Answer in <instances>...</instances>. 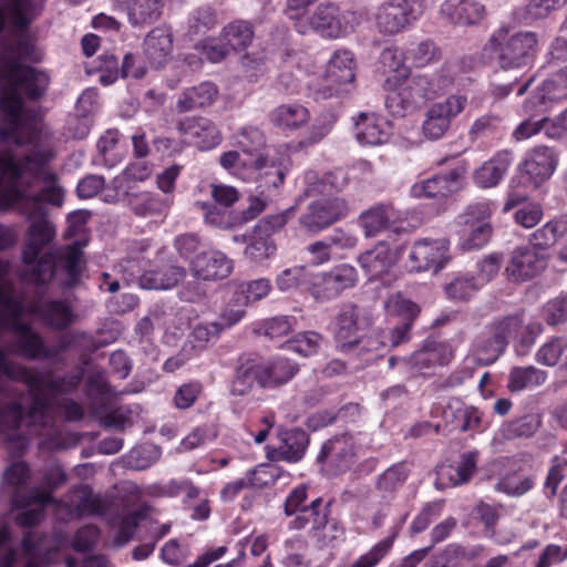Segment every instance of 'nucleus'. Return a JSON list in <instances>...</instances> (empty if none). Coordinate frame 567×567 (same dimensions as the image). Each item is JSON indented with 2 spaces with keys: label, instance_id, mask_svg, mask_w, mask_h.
<instances>
[{
  "label": "nucleus",
  "instance_id": "f257e3e1",
  "mask_svg": "<svg viewBox=\"0 0 567 567\" xmlns=\"http://www.w3.org/2000/svg\"><path fill=\"white\" fill-rule=\"evenodd\" d=\"M538 52V35L533 31L511 33L507 27L493 31L483 47V55L504 71L529 65Z\"/></svg>",
  "mask_w": 567,
  "mask_h": 567
},
{
  "label": "nucleus",
  "instance_id": "f03ea898",
  "mask_svg": "<svg viewBox=\"0 0 567 567\" xmlns=\"http://www.w3.org/2000/svg\"><path fill=\"white\" fill-rule=\"evenodd\" d=\"M17 370L18 382L25 384L29 389L31 398L29 415L31 419L38 415L48 417L53 404L52 398L72 393L78 389L83 378L81 370L58 377H54L52 372H33L24 365Z\"/></svg>",
  "mask_w": 567,
  "mask_h": 567
},
{
  "label": "nucleus",
  "instance_id": "7ed1b4c3",
  "mask_svg": "<svg viewBox=\"0 0 567 567\" xmlns=\"http://www.w3.org/2000/svg\"><path fill=\"white\" fill-rule=\"evenodd\" d=\"M0 82H4L0 89V99L9 101L14 97L23 109V95L29 101L41 100L50 84L49 75L31 65L21 64L17 59L3 58L0 61Z\"/></svg>",
  "mask_w": 567,
  "mask_h": 567
},
{
  "label": "nucleus",
  "instance_id": "20e7f679",
  "mask_svg": "<svg viewBox=\"0 0 567 567\" xmlns=\"http://www.w3.org/2000/svg\"><path fill=\"white\" fill-rule=\"evenodd\" d=\"M522 328V315L514 313L488 322L472 342V353L478 364L487 367L503 355L508 341Z\"/></svg>",
  "mask_w": 567,
  "mask_h": 567
},
{
  "label": "nucleus",
  "instance_id": "39448f33",
  "mask_svg": "<svg viewBox=\"0 0 567 567\" xmlns=\"http://www.w3.org/2000/svg\"><path fill=\"white\" fill-rule=\"evenodd\" d=\"M388 91L385 106L396 117H403L422 106L426 101L433 100V91L426 74L406 78L388 76L384 81Z\"/></svg>",
  "mask_w": 567,
  "mask_h": 567
},
{
  "label": "nucleus",
  "instance_id": "423d86ee",
  "mask_svg": "<svg viewBox=\"0 0 567 567\" xmlns=\"http://www.w3.org/2000/svg\"><path fill=\"white\" fill-rule=\"evenodd\" d=\"M51 159L52 154L47 151L27 154L21 161H17L12 151L0 152V189H4L6 185L22 187L20 181L24 174H29L42 183L59 181L56 173L45 169Z\"/></svg>",
  "mask_w": 567,
  "mask_h": 567
},
{
  "label": "nucleus",
  "instance_id": "0eeeda50",
  "mask_svg": "<svg viewBox=\"0 0 567 567\" xmlns=\"http://www.w3.org/2000/svg\"><path fill=\"white\" fill-rule=\"evenodd\" d=\"M425 10V0H385L377 7L372 20L380 34L392 37L413 25Z\"/></svg>",
  "mask_w": 567,
  "mask_h": 567
},
{
  "label": "nucleus",
  "instance_id": "6e6552de",
  "mask_svg": "<svg viewBox=\"0 0 567 567\" xmlns=\"http://www.w3.org/2000/svg\"><path fill=\"white\" fill-rule=\"evenodd\" d=\"M38 193H30L28 188L30 183H24L25 187H16L14 185H6L4 189H0V209L8 210L22 204L23 210L37 213L38 207L42 204H49L61 207L64 202V190L56 182L44 183Z\"/></svg>",
  "mask_w": 567,
  "mask_h": 567
},
{
  "label": "nucleus",
  "instance_id": "1a4fd4ad",
  "mask_svg": "<svg viewBox=\"0 0 567 567\" xmlns=\"http://www.w3.org/2000/svg\"><path fill=\"white\" fill-rule=\"evenodd\" d=\"M320 472L334 477L350 471L355 462V443L350 433L337 434L324 441L316 458Z\"/></svg>",
  "mask_w": 567,
  "mask_h": 567
},
{
  "label": "nucleus",
  "instance_id": "9d476101",
  "mask_svg": "<svg viewBox=\"0 0 567 567\" xmlns=\"http://www.w3.org/2000/svg\"><path fill=\"white\" fill-rule=\"evenodd\" d=\"M451 241L446 237L421 238L413 243L406 265L412 272H440L451 260Z\"/></svg>",
  "mask_w": 567,
  "mask_h": 567
},
{
  "label": "nucleus",
  "instance_id": "9b49d317",
  "mask_svg": "<svg viewBox=\"0 0 567 567\" xmlns=\"http://www.w3.org/2000/svg\"><path fill=\"white\" fill-rule=\"evenodd\" d=\"M4 326H7V330L14 333L12 351L27 360H51L56 358L66 348L62 343L59 347L47 346L43 337L28 322L16 320L4 322Z\"/></svg>",
  "mask_w": 567,
  "mask_h": 567
},
{
  "label": "nucleus",
  "instance_id": "f8f14e48",
  "mask_svg": "<svg viewBox=\"0 0 567 567\" xmlns=\"http://www.w3.org/2000/svg\"><path fill=\"white\" fill-rule=\"evenodd\" d=\"M405 247L406 243L400 241L394 230L388 235V239L378 241L371 249L362 252L358 262L370 279H379L395 266Z\"/></svg>",
  "mask_w": 567,
  "mask_h": 567
},
{
  "label": "nucleus",
  "instance_id": "ddd939ff",
  "mask_svg": "<svg viewBox=\"0 0 567 567\" xmlns=\"http://www.w3.org/2000/svg\"><path fill=\"white\" fill-rule=\"evenodd\" d=\"M349 214L348 202L342 197H321L311 202L299 217L300 227L308 234H319Z\"/></svg>",
  "mask_w": 567,
  "mask_h": 567
},
{
  "label": "nucleus",
  "instance_id": "4468645a",
  "mask_svg": "<svg viewBox=\"0 0 567 567\" xmlns=\"http://www.w3.org/2000/svg\"><path fill=\"white\" fill-rule=\"evenodd\" d=\"M250 168L257 173L256 183L259 194L270 197L284 186L290 168V158L286 154L268 152L254 158Z\"/></svg>",
  "mask_w": 567,
  "mask_h": 567
},
{
  "label": "nucleus",
  "instance_id": "2eb2a0df",
  "mask_svg": "<svg viewBox=\"0 0 567 567\" xmlns=\"http://www.w3.org/2000/svg\"><path fill=\"white\" fill-rule=\"evenodd\" d=\"M467 166L458 162L449 172L436 174L430 178L414 183L410 188V196L415 199H444L463 187Z\"/></svg>",
  "mask_w": 567,
  "mask_h": 567
},
{
  "label": "nucleus",
  "instance_id": "dca6fc26",
  "mask_svg": "<svg viewBox=\"0 0 567 567\" xmlns=\"http://www.w3.org/2000/svg\"><path fill=\"white\" fill-rule=\"evenodd\" d=\"M355 62L349 50H338L328 62L324 78L316 91V99L327 100L344 91L354 81Z\"/></svg>",
  "mask_w": 567,
  "mask_h": 567
},
{
  "label": "nucleus",
  "instance_id": "f3484780",
  "mask_svg": "<svg viewBox=\"0 0 567 567\" xmlns=\"http://www.w3.org/2000/svg\"><path fill=\"white\" fill-rule=\"evenodd\" d=\"M467 104L465 95L452 94L443 102L432 104L424 115L422 134L426 140L442 138L451 126L454 117L461 114Z\"/></svg>",
  "mask_w": 567,
  "mask_h": 567
},
{
  "label": "nucleus",
  "instance_id": "a211bd4d",
  "mask_svg": "<svg viewBox=\"0 0 567 567\" xmlns=\"http://www.w3.org/2000/svg\"><path fill=\"white\" fill-rule=\"evenodd\" d=\"M176 131L184 145L203 152L217 147L223 141L221 132L216 123L204 116L179 118L176 123Z\"/></svg>",
  "mask_w": 567,
  "mask_h": 567
},
{
  "label": "nucleus",
  "instance_id": "6ab92c4d",
  "mask_svg": "<svg viewBox=\"0 0 567 567\" xmlns=\"http://www.w3.org/2000/svg\"><path fill=\"white\" fill-rule=\"evenodd\" d=\"M359 280L357 269L349 264L332 267L327 272H318L313 277L312 297L316 300H331L344 290L355 287Z\"/></svg>",
  "mask_w": 567,
  "mask_h": 567
},
{
  "label": "nucleus",
  "instance_id": "aec40b11",
  "mask_svg": "<svg viewBox=\"0 0 567 567\" xmlns=\"http://www.w3.org/2000/svg\"><path fill=\"white\" fill-rule=\"evenodd\" d=\"M30 225L27 231V240L22 249V262L31 265L41 251L50 245L56 235L55 226L49 220L43 207H38L37 213L23 210Z\"/></svg>",
  "mask_w": 567,
  "mask_h": 567
},
{
  "label": "nucleus",
  "instance_id": "412c9836",
  "mask_svg": "<svg viewBox=\"0 0 567 567\" xmlns=\"http://www.w3.org/2000/svg\"><path fill=\"white\" fill-rule=\"evenodd\" d=\"M277 445L266 447V456L271 462H287L295 464L300 462L309 447L310 434L300 427H279L277 432Z\"/></svg>",
  "mask_w": 567,
  "mask_h": 567
},
{
  "label": "nucleus",
  "instance_id": "4be33fe9",
  "mask_svg": "<svg viewBox=\"0 0 567 567\" xmlns=\"http://www.w3.org/2000/svg\"><path fill=\"white\" fill-rule=\"evenodd\" d=\"M547 267L544 255L528 245L516 247L506 262L504 275L513 284H523L539 276Z\"/></svg>",
  "mask_w": 567,
  "mask_h": 567
},
{
  "label": "nucleus",
  "instance_id": "5701e85b",
  "mask_svg": "<svg viewBox=\"0 0 567 567\" xmlns=\"http://www.w3.org/2000/svg\"><path fill=\"white\" fill-rule=\"evenodd\" d=\"M94 63V71L100 74L99 82L103 86L115 83L120 78L141 80L147 72L145 66L131 70V66L135 63V55L133 53L124 55L121 66L118 65L117 56L113 52H103L96 58Z\"/></svg>",
  "mask_w": 567,
  "mask_h": 567
},
{
  "label": "nucleus",
  "instance_id": "b1692460",
  "mask_svg": "<svg viewBox=\"0 0 567 567\" xmlns=\"http://www.w3.org/2000/svg\"><path fill=\"white\" fill-rule=\"evenodd\" d=\"M386 308L390 315L401 318L391 331H386V341L389 349L398 347L410 339L411 328L420 313V307L410 299H405L401 293L392 296L388 302Z\"/></svg>",
  "mask_w": 567,
  "mask_h": 567
},
{
  "label": "nucleus",
  "instance_id": "393cba45",
  "mask_svg": "<svg viewBox=\"0 0 567 567\" xmlns=\"http://www.w3.org/2000/svg\"><path fill=\"white\" fill-rule=\"evenodd\" d=\"M309 28L323 38L338 39L348 34L351 25L343 12L334 3H320L307 20Z\"/></svg>",
  "mask_w": 567,
  "mask_h": 567
},
{
  "label": "nucleus",
  "instance_id": "a878e982",
  "mask_svg": "<svg viewBox=\"0 0 567 567\" xmlns=\"http://www.w3.org/2000/svg\"><path fill=\"white\" fill-rule=\"evenodd\" d=\"M388 350L386 331L372 330L368 334L358 337L353 342H348L343 353L358 361L353 364L355 369H359L382 358Z\"/></svg>",
  "mask_w": 567,
  "mask_h": 567
},
{
  "label": "nucleus",
  "instance_id": "bb28decb",
  "mask_svg": "<svg viewBox=\"0 0 567 567\" xmlns=\"http://www.w3.org/2000/svg\"><path fill=\"white\" fill-rule=\"evenodd\" d=\"M556 168L554 152L547 146H537L530 150L519 166L525 183L537 188L547 181Z\"/></svg>",
  "mask_w": 567,
  "mask_h": 567
},
{
  "label": "nucleus",
  "instance_id": "cd10ccee",
  "mask_svg": "<svg viewBox=\"0 0 567 567\" xmlns=\"http://www.w3.org/2000/svg\"><path fill=\"white\" fill-rule=\"evenodd\" d=\"M233 269V260L219 250L203 251L190 262L193 276L204 281L225 279Z\"/></svg>",
  "mask_w": 567,
  "mask_h": 567
},
{
  "label": "nucleus",
  "instance_id": "c85d7f7f",
  "mask_svg": "<svg viewBox=\"0 0 567 567\" xmlns=\"http://www.w3.org/2000/svg\"><path fill=\"white\" fill-rule=\"evenodd\" d=\"M126 12L127 21L134 29H145L158 22L165 10L166 0H115Z\"/></svg>",
  "mask_w": 567,
  "mask_h": 567
},
{
  "label": "nucleus",
  "instance_id": "c756f323",
  "mask_svg": "<svg viewBox=\"0 0 567 567\" xmlns=\"http://www.w3.org/2000/svg\"><path fill=\"white\" fill-rule=\"evenodd\" d=\"M451 358L452 351L446 342L427 338L422 347L409 357L408 363L412 369L425 374L434 367L447 364Z\"/></svg>",
  "mask_w": 567,
  "mask_h": 567
},
{
  "label": "nucleus",
  "instance_id": "7c9ffc66",
  "mask_svg": "<svg viewBox=\"0 0 567 567\" xmlns=\"http://www.w3.org/2000/svg\"><path fill=\"white\" fill-rule=\"evenodd\" d=\"M259 388L274 389L288 383L299 372V365L290 359L274 357L257 361Z\"/></svg>",
  "mask_w": 567,
  "mask_h": 567
},
{
  "label": "nucleus",
  "instance_id": "2f4dec72",
  "mask_svg": "<svg viewBox=\"0 0 567 567\" xmlns=\"http://www.w3.org/2000/svg\"><path fill=\"white\" fill-rule=\"evenodd\" d=\"M143 52L150 64L156 69L168 63L173 52V33L169 28H153L143 41Z\"/></svg>",
  "mask_w": 567,
  "mask_h": 567
},
{
  "label": "nucleus",
  "instance_id": "473e14b6",
  "mask_svg": "<svg viewBox=\"0 0 567 567\" xmlns=\"http://www.w3.org/2000/svg\"><path fill=\"white\" fill-rule=\"evenodd\" d=\"M441 16L455 25H476L485 18V6L475 0H445Z\"/></svg>",
  "mask_w": 567,
  "mask_h": 567
},
{
  "label": "nucleus",
  "instance_id": "72a5a7b5",
  "mask_svg": "<svg viewBox=\"0 0 567 567\" xmlns=\"http://www.w3.org/2000/svg\"><path fill=\"white\" fill-rule=\"evenodd\" d=\"M55 254L58 269L60 268L65 278L61 286L65 289H72L81 282L82 272L85 269L84 254L80 241H74L60 248Z\"/></svg>",
  "mask_w": 567,
  "mask_h": 567
},
{
  "label": "nucleus",
  "instance_id": "f704fd0d",
  "mask_svg": "<svg viewBox=\"0 0 567 567\" xmlns=\"http://www.w3.org/2000/svg\"><path fill=\"white\" fill-rule=\"evenodd\" d=\"M513 162V154L507 150L497 152L473 173V182L480 188H491L499 184Z\"/></svg>",
  "mask_w": 567,
  "mask_h": 567
},
{
  "label": "nucleus",
  "instance_id": "c9c22d12",
  "mask_svg": "<svg viewBox=\"0 0 567 567\" xmlns=\"http://www.w3.org/2000/svg\"><path fill=\"white\" fill-rule=\"evenodd\" d=\"M32 313L44 326L54 330H64L74 322V313L66 300H47L32 307Z\"/></svg>",
  "mask_w": 567,
  "mask_h": 567
},
{
  "label": "nucleus",
  "instance_id": "e433bc0d",
  "mask_svg": "<svg viewBox=\"0 0 567 567\" xmlns=\"http://www.w3.org/2000/svg\"><path fill=\"white\" fill-rule=\"evenodd\" d=\"M307 187L305 194L308 197H337L336 194L342 192L348 185V175L342 168H336L318 177L316 173L306 174Z\"/></svg>",
  "mask_w": 567,
  "mask_h": 567
},
{
  "label": "nucleus",
  "instance_id": "4c0bfd02",
  "mask_svg": "<svg viewBox=\"0 0 567 567\" xmlns=\"http://www.w3.org/2000/svg\"><path fill=\"white\" fill-rule=\"evenodd\" d=\"M186 274L184 267L165 262L145 271L141 276L140 282L145 289L167 290L183 281Z\"/></svg>",
  "mask_w": 567,
  "mask_h": 567
},
{
  "label": "nucleus",
  "instance_id": "58836bf2",
  "mask_svg": "<svg viewBox=\"0 0 567 567\" xmlns=\"http://www.w3.org/2000/svg\"><path fill=\"white\" fill-rule=\"evenodd\" d=\"M393 207L386 204H375L369 209L362 212L359 216V225L363 229L365 237H375L383 231L396 230L400 235L399 228H392Z\"/></svg>",
  "mask_w": 567,
  "mask_h": 567
},
{
  "label": "nucleus",
  "instance_id": "ea45409f",
  "mask_svg": "<svg viewBox=\"0 0 567 567\" xmlns=\"http://www.w3.org/2000/svg\"><path fill=\"white\" fill-rule=\"evenodd\" d=\"M218 95V87L209 81L185 89L176 102L178 113H187L197 109L210 106Z\"/></svg>",
  "mask_w": 567,
  "mask_h": 567
},
{
  "label": "nucleus",
  "instance_id": "a19ab883",
  "mask_svg": "<svg viewBox=\"0 0 567 567\" xmlns=\"http://www.w3.org/2000/svg\"><path fill=\"white\" fill-rule=\"evenodd\" d=\"M358 123L357 138L364 145H381L388 142L391 136V124L381 115H360Z\"/></svg>",
  "mask_w": 567,
  "mask_h": 567
},
{
  "label": "nucleus",
  "instance_id": "79ce46f5",
  "mask_svg": "<svg viewBox=\"0 0 567 567\" xmlns=\"http://www.w3.org/2000/svg\"><path fill=\"white\" fill-rule=\"evenodd\" d=\"M8 100L6 102L0 99V112L7 122L6 126L0 127V142L21 146L25 143L21 134L23 109L20 107L17 99L9 97Z\"/></svg>",
  "mask_w": 567,
  "mask_h": 567
},
{
  "label": "nucleus",
  "instance_id": "37998d69",
  "mask_svg": "<svg viewBox=\"0 0 567 567\" xmlns=\"http://www.w3.org/2000/svg\"><path fill=\"white\" fill-rule=\"evenodd\" d=\"M307 536L318 549L336 548L343 543L346 530L342 524L331 515L317 528H308Z\"/></svg>",
  "mask_w": 567,
  "mask_h": 567
},
{
  "label": "nucleus",
  "instance_id": "c03bdc74",
  "mask_svg": "<svg viewBox=\"0 0 567 567\" xmlns=\"http://www.w3.org/2000/svg\"><path fill=\"white\" fill-rule=\"evenodd\" d=\"M478 456L480 452L477 450L462 453L460 462L455 467L447 465L440 468L437 472L439 480L443 481L447 477L450 486H458L468 483L477 470Z\"/></svg>",
  "mask_w": 567,
  "mask_h": 567
},
{
  "label": "nucleus",
  "instance_id": "a18cd8bd",
  "mask_svg": "<svg viewBox=\"0 0 567 567\" xmlns=\"http://www.w3.org/2000/svg\"><path fill=\"white\" fill-rule=\"evenodd\" d=\"M310 114L301 104H282L269 113V121L281 130L293 131L309 121Z\"/></svg>",
  "mask_w": 567,
  "mask_h": 567
},
{
  "label": "nucleus",
  "instance_id": "49530a36",
  "mask_svg": "<svg viewBox=\"0 0 567 567\" xmlns=\"http://www.w3.org/2000/svg\"><path fill=\"white\" fill-rule=\"evenodd\" d=\"M359 309L353 303H346L341 307L336 319V341L342 352L346 351V344L353 342L358 336Z\"/></svg>",
  "mask_w": 567,
  "mask_h": 567
},
{
  "label": "nucleus",
  "instance_id": "de8ad7c7",
  "mask_svg": "<svg viewBox=\"0 0 567 567\" xmlns=\"http://www.w3.org/2000/svg\"><path fill=\"white\" fill-rule=\"evenodd\" d=\"M221 332L220 324L215 321L196 324L183 347V352L188 357L199 355Z\"/></svg>",
  "mask_w": 567,
  "mask_h": 567
},
{
  "label": "nucleus",
  "instance_id": "09e8293b",
  "mask_svg": "<svg viewBox=\"0 0 567 567\" xmlns=\"http://www.w3.org/2000/svg\"><path fill=\"white\" fill-rule=\"evenodd\" d=\"M331 503H324L321 497H317L310 502L307 508H303L298 516L289 522V529L301 530L308 528H317L320 524L331 515Z\"/></svg>",
  "mask_w": 567,
  "mask_h": 567
},
{
  "label": "nucleus",
  "instance_id": "8fccbe9b",
  "mask_svg": "<svg viewBox=\"0 0 567 567\" xmlns=\"http://www.w3.org/2000/svg\"><path fill=\"white\" fill-rule=\"evenodd\" d=\"M255 35L250 21L237 19L226 24L220 33V39L234 51H243L249 47Z\"/></svg>",
  "mask_w": 567,
  "mask_h": 567
},
{
  "label": "nucleus",
  "instance_id": "3c124183",
  "mask_svg": "<svg viewBox=\"0 0 567 567\" xmlns=\"http://www.w3.org/2000/svg\"><path fill=\"white\" fill-rule=\"evenodd\" d=\"M405 522V516L400 523L391 527L390 536L379 540L373 545L369 551L359 556L354 561L351 563L350 567H375L383 560L393 547V543L400 533L401 526Z\"/></svg>",
  "mask_w": 567,
  "mask_h": 567
},
{
  "label": "nucleus",
  "instance_id": "603ef678",
  "mask_svg": "<svg viewBox=\"0 0 567 567\" xmlns=\"http://www.w3.org/2000/svg\"><path fill=\"white\" fill-rule=\"evenodd\" d=\"M547 380V372L534 365L514 367L509 371L507 389L519 392L528 388L539 386Z\"/></svg>",
  "mask_w": 567,
  "mask_h": 567
},
{
  "label": "nucleus",
  "instance_id": "864d4df0",
  "mask_svg": "<svg viewBox=\"0 0 567 567\" xmlns=\"http://www.w3.org/2000/svg\"><path fill=\"white\" fill-rule=\"evenodd\" d=\"M255 383L259 386L257 361L249 359L240 361L230 383V393L235 396L247 395L251 392Z\"/></svg>",
  "mask_w": 567,
  "mask_h": 567
},
{
  "label": "nucleus",
  "instance_id": "5fc2aeb1",
  "mask_svg": "<svg viewBox=\"0 0 567 567\" xmlns=\"http://www.w3.org/2000/svg\"><path fill=\"white\" fill-rule=\"evenodd\" d=\"M506 134V127L501 116L494 114H484L476 118L468 135L472 141L488 140L498 141Z\"/></svg>",
  "mask_w": 567,
  "mask_h": 567
},
{
  "label": "nucleus",
  "instance_id": "6e6d98bb",
  "mask_svg": "<svg viewBox=\"0 0 567 567\" xmlns=\"http://www.w3.org/2000/svg\"><path fill=\"white\" fill-rule=\"evenodd\" d=\"M315 275L316 274L311 272L306 266H295L281 271L276 278V284L281 291L301 289L312 296Z\"/></svg>",
  "mask_w": 567,
  "mask_h": 567
},
{
  "label": "nucleus",
  "instance_id": "4d7b16f0",
  "mask_svg": "<svg viewBox=\"0 0 567 567\" xmlns=\"http://www.w3.org/2000/svg\"><path fill=\"white\" fill-rule=\"evenodd\" d=\"M27 266L29 267L25 271L27 279L39 287L52 282L58 271V260L52 251L39 255L33 264Z\"/></svg>",
  "mask_w": 567,
  "mask_h": 567
},
{
  "label": "nucleus",
  "instance_id": "13d9d810",
  "mask_svg": "<svg viewBox=\"0 0 567 567\" xmlns=\"http://www.w3.org/2000/svg\"><path fill=\"white\" fill-rule=\"evenodd\" d=\"M536 485V475L533 473L524 474L515 471L505 474L497 483L498 492L512 497H520L532 491Z\"/></svg>",
  "mask_w": 567,
  "mask_h": 567
},
{
  "label": "nucleus",
  "instance_id": "bf43d9fd",
  "mask_svg": "<svg viewBox=\"0 0 567 567\" xmlns=\"http://www.w3.org/2000/svg\"><path fill=\"white\" fill-rule=\"evenodd\" d=\"M542 425L538 414H525L520 417L506 422L502 425L499 433L504 440L533 436Z\"/></svg>",
  "mask_w": 567,
  "mask_h": 567
},
{
  "label": "nucleus",
  "instance_id": "052dcab7",
  "mask_svg": "<svg viewBox=\"0 0 567 567\" xmlns=\"http://www.w3.org/2000/svg\"><path fill=\"white\" fill-rule=\"evenodd\" d=\"M409 470L404 462L395 463L383 473L375 482V488L384 496H393L406 482Z\"/></svg>",
  "mask_w": 567,
  "mask_h": 567
},
{
  "label": "nucleus",
  "instance_id": "680f3d73",
  "mask_svg": "<svg viewBox=\"0 0 567 567\" xmlns=\"http://www.w3.org/2000/svg\"><path fill=\"white\" fill-rule=\"evenodd\" d=\"M24 419H28L29 424H35L37 422L44 424L47 420V417H41L40 415L31 419L29 406L24 409L21 402L12 401L0 410V432H2L3 427L14 431L19 430Z\"/></svg>",
  "mask_w": 567,
  "mask_h": 567
},
{
  "label": "nucleus",
  "instance_id": "e2e57ef3",
  "mask_svg": "<svg viewBox=\"0 0 567 567\" xmlns=\"http://www.w3.org/2000/svg\"><path fill=\"white\" fill-rule=\"evenodd\" d=\"M33 3L31 0H4L0 4V9H3L4 14L9 24L20 31H25L32 23L30 16Z\"/></svg>",
  "mask_w": 567,
  "mask_h": 567
},
{
  "label": "nucleus",
  "instance_id": "0e129e2a",
  "mask_svg": "<svg viewBox=\"0 0 567 567\" xmlns=\"http://www.w3.org/2000/svg\"><path fill=\"white\" fill-rule=\"evenodd\" d=\"M296 322L297 320L295 317L277 316L265 319L258 323L255 331L267 337L271 341H280L292 331Z\"/></svg>",
  "mask_w": 567,
  "mask_h": 567
},
{
  "label": "nucleus",
  "instance_id": "69168bd1",
  "mask_svg": "<svg viewBox=\"0 0 567 567\" xmlns=\"http://www.w3.org/2000/svg\"><path fill=\"white\" fill-rule=\"evenodd\" d=\"M277 246L274 239L266 238L255 230L248 236L245 256L252 262L259 264L275 255Z\"/></svg>",
  "mask_w": 567,
  "mask_h": 567
},
{
  "label": "nucleus",
  "instance_id": "338daca9",
  "mask_svg": "<svg viewBox=\"0 0 567 567\" xmlns=\"http://www.w3.org/2000/svg\"><path fill=\"white\" fill-rule=\"evenodd\" d=\"M281 476V468L274 463H262L246 475L250 488L262 489L274 486Z\"/></svg>",
  "mask_w": 567,
  "mask_h": 567
},
{
  "label": "nucleus",
  "instance_id": "774afa93",
  "mask_svg": "<svg viewBox=\"0 0 567 567\" xmlns=\"http://www.w3.org/2000/svg\"><path fill=\"white\" fill-rule=\"evenodd\" d=\"M237 147L245 154L254 156L265 155L262 150L266 147V136L258 127H244L237 134Z\"/></svg>",
  "mask_w": 567,
  "mask_h": 567
}]
</instances>
